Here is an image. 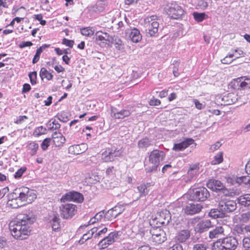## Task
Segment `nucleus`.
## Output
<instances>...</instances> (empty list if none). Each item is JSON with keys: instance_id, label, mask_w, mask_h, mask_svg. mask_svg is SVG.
Returning a JSON list of instances; mask_svg holds the SVG:
<instances>
[{"instance_id": "a18cd8bd", "label": "nucleus", "mask_w": 250, "mask_h": 250, "mask_svg": "<svg viewBox=\"0 0 250 250\" xmlns=\"http://www.w3.org/2000/svg\"><path fill=\"white\" fill-rule=\"evenodd\" d=\"M30 81L32 85H34L37 83V73L36 71L30 72L28 74Z\"/></svg>"}, {"instance_id": "393cba45", "label": "nucleus", "mask_w": 250, "mask_h": 250, "mask_svg": "<svg viewBox=\"0 0 250 250\" xmlns=\"http://www.w3.org/2000/svg\"><path fill=\"white\" fill-rule=\"evenodd\" d=\"M208 215L214 219L218 218H223L226 216L223 211L221 209V208L219 207V204L218 205V208H217L211 209L208 213Z\"/></svg>"}, {"instance_id": "79ce46f5", "label": "nucleus", "mask_w": 250, "mask_h": 250, "mask_svg": "<svg viewBox=\"0 0 250 250\" xmlns=\"http://www.w3.org/2000/svg\"><path fill=\"white\" fill-rule=\"evenodd\" d=\"M105 7L104 4L102 2H97L93 6V10L97 13H101L104 10Z\"/></svg>"}, {"instance_id": "69168bd1", "label": "nucleus", "mask_w": 250, "mask_h": 250, "mask_svg": "<svg viewBox=\"0 0 250 250\" xmlns=\"http://www.w3.org/2000/svg\"><path fill=\"white\" fill-rule=\"evenodd\" d=\"M169 250H183V246L180 243H176L170 247Z\"/></svg>"}, {"instance_id": "20e7f679", "label": "nucleus", "mask_w": 250, "mask_h": 250, "mask_svg": "<svg viewBox=\"0 0 250 250\" xmlns=\"http://www.w3.org/2000/svg\"><path fill=\"white\" fill-rule=\"evenodd\" d=\"M158 16L152 15L145 19V22L146 24V35L147 37H156L158 36L159 23L157 21Z\"/></svg>"}, {"instance_id": "c03bdc74", "label": "nucleus", "mask_w": 250, "mask_h": 250, "mask_svg": "<svg viewBox=\"0 0 250 250\" xmlns=\"http://www.w3.org/2000/svg\"><path fill=\"white\" fill-rule=\"evenodd\" d=\"M232 94L229 93L228 96H224L222 98V101L223 102V104L224 105H229L231 104L233 102L232 99H230V98Z\"/></svg>"}, {"instance_id": "9b49d317", "label": "nucleus", "mask_w": 250, "mask_h": 250, "mask_svg": "<svg viewBox=\"0 0 250 250\" xmlns=\"http://www.w3.org/2000/svg\"><path fill=\"white\" fill-rule=\"evenodd\" d=\"M125 208L123 205H117L105 212V219L111 221L121 214Z\"/></svg>"}, {"instance_id": "052dcab7", "label": "nucleus", "mask_w": 250, "mask_h": 250, "mask_svg": "<svg viewBox=\"0 0 250 250\" xmlns=\"http://www.w3.org/2000/svg\"><path fill=\"white\" fill-rule=\"evenodd\" d=\"M33 43L30 41H23L19 44L20 48H23L25 47H30L33 45Z\"/></svg>"}, {"instance_id": "3c124183", "label": "nucleus", "mask_w": 250, "mask_h": 250, "mask_svg": "<svg viewBox=\"0 0 250 250\" xmlns=\"http://www.w3.org/2000/svg\"><path fill=\"white\" fill-rule=\"evenodd\" d=\"M42 52L41 51V49H39V48L37 49L36 52L33 57L32 60V63L35 64L37 63L40 60V56L41 53Z\"/></svg>"}, {"instance_id": "2f4dec72", "label": "nucleus", "mask_w": 250, "mask_h": 250, "mask_svg": "<svg viewBox=\"0 0 250 250\" xmlns=\"http://www.w3.org/2000/svg\"><path fill=\"white\" fill-rule=\"evenodd\" d=\"M151 140L147 137H145L140 140L138 143L139 148H144L149 146L151 144Z\"/></svg>"}, {"instance_id": "de8ad7c7", "label": "nucleus", "mask_w": 250, "mask_h": 250, "mask_svg": "<svg viewBox=\"0 0 250 250\" xmlns=\"http://www.w3.org/2000/svg\"><path fill=\"white\" fill-rule=\"evenodd\" d=\"M93 236V235H92L90 232L88 231L83 235V237L79 240V243L80 244H83L86 240L91 238Z\"/></svg>"}, {"instance_id": "473e14b6", "label": "nucleus", "mask_w": 250, "mask_h": 250, "mask_svg": "<svg viewBox=\"0 0 250 250\" xmlns=\"http://www.w3.org/2000/svg\"><path fill=\"white\" fill-rule=\"evenodd\" d=\"M40 76L42 80L44 78H46L47 80H51L53 77V75L48 72V71L44 67H42L41 69Z\"/></svg>"}, {"instance_id": "5701e85b", "label": "nucleus", "mask_w": 250, "mask_h": 250, "mask_svg": "<svg viewBox=\"0 0 250 250\" xmlns=\"http://www.w3.org/2000/svg\"><path fill=\"white\" fill-rule=\"evenodd\" d=\"M207 186L214 191H220L224 188V185L221 181L215 179L209 180L207 183Z\"/></svg>"}, {"instance_id": "f8f14e48", "label": "nucleus", "mask_w": 250, "mask_h": 250, "mask_svg": "<svg viewBox=\"0 0 250 250\" xmlns=\"http://www.w3.org/2000/svg\"><path fill=\"white\" fill-rule=\"evenodd\" d=\"M170 219V213L167 209L158 212L156 217V220L158 225H167L169 223Z\"/></svg>"}, {"instance_id": "09e8293b", "label": "nucleus", "mask_w": 250, "mask_h": 250, "mask_svg": "<svg viewBox=\"0 0 250 250\" xmlns=\"http://www.w3.org/2000/svg\"><path fill=\"white\" fill-rule=\"evenodd\" d=\"M241 89H250V79L246 78L244 81L241 80Z\"/></svg>"}, {"instance_id": "e433bc0d", "label": "nucleus", "mask_w": 250, "mask_h": 250, "mask_svg": "<svg viewBox=\"0 0 250 250\" xmlns=\"http://www.w3.org/2000/svg\"><path fill=\"white\" fill-rule=\"evenodd\" d=\"M80 32L83 35L87 37H90L94 34V31L90 27H83L80 29Z\"/></svg>"}, {"instance_id": "f257e3e1", "label": "nucleus", "mask_w": 250, "mask_h": 250, "mask_svg": "<svg viewBox=\"0 0 250 250\" xmlns=\"http://www.w3.org/2000/svg\"><path fill=\"white\" fill-rule=\"evenodd\" d=\"M35 220L31 213L18 215L15 220L9 223V229L13 236L21 240L25 239L31 230L29 225Z\"/></svg>"}, {"instance_id": "864d4df0", "label": "nucleus", "mask_w": 250, "mask_h": 250, "mask_svg": "<svg viewBox=\"0 0 250 250\" xmlns=\"http://www.w3.org/2000/svg\"><path fill=\"white\" fill-rule=\"evenodd\" d=\"M115 147H107L105 150L102 153L103 155L104 156H110V155L113 154L115 152Z\"/></svg>"}, {"instance_id": "6e6d98bb", "label": "nucleus", "mask_w": 250, "mask_h": 250, "mask_svg": "<svg viewBox=\"0 0 250 250\" xmlns=\"http://www.w3.org/2000/svg\"><path fill=\"white\" fill-rule=\"evenodd\" d=\"M62 44L65 45L69 48H72L74 44V41L66 38H63L62 40Z\"/></svg>"}, {"instance_id": "0e129e2a", "label": "nucleus", "mask_w": 250, "mask_h": 250, "mask_svg": "<svg viewBox=\"0 0 250 250\" xmlns=\"http://www.w3.org/2000/svg\"><path fill=\"white\" fill-rule=\"evenodd\" d=\"M105 213L104 210L100 211L95 214V218L97 219V221H100L104 217L105 218Z\"/></svg>"}, {"instance_id": "c756f323", "label": "nucleus", "mask_w": 250, "mask_h": 250, "mask_svg": "<svg viewBox=\"0 0 250 250\" xmlns=\"http://www.w3.org/2000/svg\"><path fill=\"white\" fill-rule=\"evenodd\" d=\"M194 19L198 22H202L208 18V15L205 13L194 12L192 14Z\"/></svg>"}, {"instance_id": "39448f33", "label": "nucleus", "mask_w": 250, "mask_h": 250, "mask_svg": "<svg viewBox=\"0 0 250 250\" xmlns=\"http://www.w3.org/2000/svg\"><path fill=\"white\" fill-rule=\"evenodd\" d=\"M210 196L208 190L205 187H199L194 188L190 192L189 199L195 201L203 202Z\"/></svg>"}, {"instance_id": "13d9d810", "label": "nucleus", "mask_w": 250, "mask_h": 250, "mask_svg": "<svg viewBox=\"0 0 250 250\" xmlns=\"http://www.w3.org/2000/svg\"><path fill=\"white\" fill-rule=\"evenodd\" d=\"M222 142H223V140H221L220 141H217L214 144L211 146L210 147V149L212 151H214L215 150H217L218 148H219L221 145H222Z\"/></svg>"}, {"instance_id": "bf43d9fd", "label": "nucleus", "mask_w": 250, "mask_h": 250, "mask_svg": "<svg viewBox=\"0 0 250 250\" xmlns=\"http://www.w3.org/2000/svg\"><path fill=\"white\" fill-rule=\"evenodd\" d=\"M107 228L105 227L102 229L99 230L98 232L95 234L94 235V238H97L99 237H102L103 234H104L107 232Z\"/></svg>"}, {"instance_id": "f704fd0d", "label": "nucleus", "mask_w": 250, "mask_h": 250, "mask_svg": "<svg viewBox=\"0 0 250 250\" xmlns=\"http://www.w3.org/2000/svg\"><path fill=\"white\" fill-rule=\"evenodd\" d=\"M240 222L246 223L250 221V211H247L240 214L238 217Z\"/></svg>"}, {"instance_id": "412c9836", "label": "nucleus", "mask_w": 250, "mask_h": 250, "mask_svg": "<svg viewBox=\"0 0 250 250\" xmlns=\"http://www.w3.org/2000/svg\"><path fill=\"white\" fill-rule=\"evenodd\" d=\"M52 142L56 146H60L64 143L65 141V137L60 132L57 131L52 134Z\"/></svg>"}, {"instance_id": "b1692460", "label": "nucleus", "mask_w": 250, "mask_h": 250, "mask_svg": "<svg viewBox=\"0 0 250 250\" xmlns=\"http://www.w3.org/2000/svg\"><path fill=\"white\" fill-rule=\"evenodd\" d=\"M190 236V231L188 229L180 230L176 236V239L179 243L185 242Z\"/></svg>"}, {"instance_id": "4468645a", "label": "nucleus", "mask_w": 250, "mask_h": 250, "mask_svg": "<svg viewBox=\"0 0 250 250\" xmlns=\"http://www.w3.org/2000/svg\"><path fill=\"white\" fill-rule=\"evenodd\" d=\"M225 228L222 226H217L213 227L212 229L208 232V237L210 239H218L224 236Z\"/></svg>"}, {"instance_id": "6ab92c4d", "label": "nucleus", "mask_w": 250, "mask_h": 250, "mask_svg": "<svg viewBox=\"0 0 250 250\" xmlns=\"http://www.w3.org/2000/svg\"><path fill=\"white\" fill-rule=\"evenodd\" d=\"M159 157H149V162L147 163L146 168V172L155 171L159 164Z\"/></svg>"}, {"instance_id": "ddd939ff", "label": "nucleus", "mask_w": 250, "mask_h": 250, "mask_svg": "<svg viewBox=\"0 0 250 250\" xmlns=\"http://www.w3.org/2000/svg\"><path fill=\"white\" fill-rule=\"evenodd\" d=\"M62 201H73L78 203H81L83 200V195L79 192L76 191L70 192L65 194L61 199Z\"/></svg>"}, {"instance_id": "8fccbe9b", "label": "nucleus", "mask_w": 250, "mask_h": 250, "mask_svg": "<svg viewBox=\"0 0 250 250\" xmlns=\"http://www.w3.org/2000/svg\"><path fill=\"white\" fill-rule=\"evenodd\" d=\"M245 227H242L240 225H236L233 229V232L236 233L238 236L244 234Z\"/></svg>"}, {"instance_id": "ea45409f", "label": "nucleus", "mask_w": 250, "mask_h": 250, "mask_svg": "<svg viewBox=\"0 0 250 250\" xmlns=\"http://www.w3.org/2000/svg\"><path fill=\"white\" fill-rule=\"evenodd\" d=\"M52 139L50 138H46L44 139L41 144V147L43 151L47 149L50 145Z\"/></svg>"}, {"instance_id": "9d476101", "label": "nucleus", "mask_w": 250, "mask_h": 250, "mask_svg": "<svg viewBox=\"0 0 250 250\" xmlns=\"http://www.w3.org/2000/svg\"><path fill=\"white\" fill-rule=\"evenodd\" d=\"M219 207L224 211L225 215L227 213H230L236 210L237 204L233 200H221L219 203Z\"/></svg>"}, {"instance_id": "2eb2a0df", "label": "nucleus", "mask_w": 250, "mask_h": 250, "mask_svg": "<svg viewBox=\"0 0 250 250\" xmlns=\"http://www.w3.org/2000/svg\"><path fill=\"white\" fill-rule=\"evenodd\" d=\"M203 208L200 204H188L184 208V212L187 215H192L199 213Z\"/></svg>"}, {"instance_id": "603ef678", "label": "nucleus", "mask_w": 250, "mask_h": 250, "mask_svg": "<svg viewBox=\"0 0 250 250\" xmlns=\"http://www.w3.org/2000/svg\"><path fill=\"white\" fill-rule=\"evenodd\" d=\"M104 33L101 31H97L95 35L96 41H99L104 42V40H105L106 37H105V35H103Z\"/></svg>"}, {"instance_id": "c9c22d12", "label": "nucleus", "mask_w": 250, "mask_h": 250, "mask_svg": "<svg viewBox=\"0 0 250 250\" xmlns=\"http://www.w3.org/2000/svg\"><path fill=\"white\" fill-rule=\"evenodd\" d=\"M27 147L30 151V153L31 155L33 156L36 154L39 148V145L36 142H31L28 145Z\"/></svg>"}, {"instance_id": "f3484780", "label": "nucleus", "mask_w": 250, "mask_h": 250, "mask_svg": "<svg viewBox=\"0 0 250 250\" xmlns=\"http://www.w3.org/2000/svg\"><path fill=\"white\" fill-rule=\"evenodd\" d=\"M152 238L153 242L157 244H161L167 239L166 233L161 229H157L152 232Z\"/></svg>"}, {"instance_id": "680f3d73", "label": "nucleus", "mask_w": 250, "mask_h": 250, "mask_svg": "<svg viewBox=\"0 0 250 250\" xmlns=\"http://www.w3.org/2000/svg\"><path fill=\"white\" fill-rule=\"evenodd\" d=\"M112 43L116 45V47L119 48V49L120 48V46L123 44V41L117 37H115L114 38V42H112Z\"/></svg>"}, {"instance_id": "58836bf2", "label": "nucleus", "mask_w": 250, "mask_h": 250, "mask_svg": "<svg viewBox=\"0 0 250 250\" xmlns=\"http://www.w3.org/2000/svg\"><path fill=\"white\" fill-rule=\"evenodd\" d=\"M46 133V129L44 126L41 125L36 127L33 132V135L36 137H39L41 135L44 134Z\"/></svg>"}, {"instance_id": "774afa93", "label": "nucleus", "mask_w": 250, "mask_h": 250, "mask_svg": "<svg viewBox=\"0 0 250 250\" xmlns=\"http://www.w3.org/2000/svg\"><path fill=\"white\" fill-rule=\"evenodd\" d=\"M149 104L151 106L159 105L161 104V101L159 99H152L149 101Z\"/></svg>"}, {"instance_id": "49530a36", "label": "nucleus", "mask_w": 250, "mask_h": 250, "mask_svg": "<svg viewBox=\"0 0 250 250\" xmlns=\"http://www.w3.org/2000/svg\"><path fill=\"white\" fill-rule=\"evenodd\" d=\"M242 245L244 250H250V237H244L242 240Z\"/></svg>"}, {"instance_id": "aec40b11", "label": "nucleus", "mask_w": 250, "mask_h": 250, "mask_svg": "<svg viewBox=\"0 0 250 250\" xmlns=\"http://www.w3.org/2000/svg\"><path fill=\"white\" fill-rule=\"evenodd\" d=\"M15 193L12 192L8 195L7 204L12 208H17L19 207L22 206L25 204H22L21 201L18 200V198L14 196Z\"/></svg>"}, {"instance_id": "72a5a7b5", "label": "nucleus", "mask_w": 250, "mask_h": 250, "mask_svg": "<svg viewBox=\"0 0 250 250\" xmlns=\"http://www.w3.org/2000/svg\"><path fill=\"white\" fill-rule=\"evenodd\" d=\"M208 244L206 242L194 243L192 250H207Z\"/></svg>"}, {"instance_id": "1a4fd4ad", "label": "nucleus", "mask_w": 250, "mask_h": 250, "mask_svg": "<svg viewBox=\"0 0 250 250\" xmlns=\"http://www.w3.org/2000/svg\"><path fill=\"white\" fill-rule=\"evenodd\" d=\"M225 179L228 184L233 186L247 185L250 181V176L249 175L239 177L236 175H231L226 177Z\"/></svg>"}, {"instance_id": "4d7b16f0", "label": "nucleus", "mask_w": 250, "mask_h": 250, "mask_svg": "<svg viewBox=\"0 0 250 250\" xmlns=\"http://www.w3.org/2000/svg\"><path fill=\"white\" fill-rule=\"evenodd\" d=\"M165 154L164 151H160L158 149H155L153 150L149 156H165Z\"/></svg>"}, {"instance_id": "a19ab883", "label": "nucleus", "mask_w": 250, "mask_h": 250, "mask_svg": "<svg viewBox=\"0 0 250 250\" xmlns=\"http://www.w3.org/2000/svg\"><path fill=\"white\" fill-rule=\"evenodd\" d=\"M56 117L61 122L63 123H66L69 120V118L66 113L64 111L59 113L56 116Z\"/></svg>"}, {"instance_id": "7ed1b4c3", "label": "nucleus", "mask_w": 250, "mask_h": 250, "mask_svg": "<svg viewBox=\"0 0 250 250\" xmlns=\"http://www.w3.org/2000/svg\"><path fill=\"white\" fill-rule=\"evenodd\" d=\"M14 196L18 198V200L21 201L23 204L24 202L30 203L36 198V194L34 191L27 187H22L15 189L13 191Z\"/></svg>"}, {"instance_id": "dca6fc26", "label": "nucleus", "mask_w": 250, "mask_h": 250, "mask_svg": "<svg viewBox=\"0 0 250 250\" xmlns=\"http://www.w3.org/2000/svg\"><path fill=\"white\" fill-rule=\"evenodd\" d=\"M213 227V224L210 220L204 219L199 222L195 228V231L197 233H203L209 228Z\"/></svg>"}, {"instance_id": "cd10ccee", "label": "nucleus", "mask_w": 250, "mask_h": 250, "mask_svg": "<svg viewBox=\"0 0 250 250\" xmlns=\"http://www.w3.org/2000/svg\"><path fill=\"white\" fill-rule=\"evenodd\" d=\"M150 184L147 183L146 184H142L138 186L137 189L140 193V197L146 196L148 193L150 187Z\"/></svg>"}, {"instance_id": "5fc2aeb1", "label": "nucleus", "mask_w": 250, "mask_h": 250, "mask_svg": "<svg viewBox=\"0 0 250 250\" xmlns=\"http://www.w3.org/2000/svg\"><path fill=\"white\" fill-rule=\"evenodd\" d=\"M27 168L26 167H22L18 170L14 174V177L16 179L21 178L23 173L26 170Z\"/></svg>"}, {"instance_id": "7c9ffc66", "label": "nucleus", "mask_w": 250, "mask_h": 250, "mask_svg": "<svg viewBox=\"0 0 250 250\" xmlns=\"http://www.w3.org/2000/svg\"><path fill=\"white\" fill-rule=\"evenodd\" d=\"M243 80V77L238 78L234 79L229 83V86L233 89H241V80Z\"/></svg>"}, {"instance_id": "4c0bfd02", "label": "nucleus", "mask_w": 250, "mask_h": 250, "mask_svg": "<svg viewBox=\"0 0 250 250\" xmlns=\"http://www.w3.org/2000/svg\"><path fill=\"white\" fill-rule=\"evenodd\" d=\"M196 7L198 9L205 10L208 6L207 1L205 0H196Z\"/></svg>"}, {"instance_id": "c85d7f7f", "label": "nucleus", "mask_w": 250, "mask_h": 250, "mask_svg": "<svg viewBox=\"0 0 250 250\" xmlns=\"http://www.w3.org/2000/svg\"><path fill=\"white\" fill-rule=\"evenodd\" d=\"M121 235L119 231H113L110 233L107 236L105 237L111 245L116 241Z\"/></svg>"}, {"instance_id": "a878e982", "label": "nucleus", "mask_w": 250, "mask_h": 250, "mask_svg": "<svg viewBox=\"0 0 250 250\" xmlns=\"http://www.w3.org/2000/svg\"><path fill=\"white\" fill-rule=\"evenodd\" d=\"M50 225L54 231H58L61 228L60 218L57 214H55L50 219Z\"/></svg>"}, {"instance_id": "338daca9", "label": "nucleus", "mask_w": 250, "mask_h": 250, "mask_svg": "<svg viewBox=\"0 0 250 250\" xmlns=\"http://www.w3.org/2000/svg\"><path fill=\"white\" fill-rule=\"evenodd\" d=\"M194 103L196 108L198 109H202L205 106V105L201 103L198 100H194Z\"/></svg>"}, {"instance_id": "37998d69", "label": "nucleus", "mask_w": 250, "mask_h": 250, "mask_svg": "<svg viewBox=\"0 0 250 250\" xmlns=\"http://www.w3.org/2000/svg\"><path fill=\"white\" fill-rule=\"evenodd\" d=\"M107 241V240L106 239V238L105 237H104L99 242V243L98 244L99 247L102 249H105L108 246L110 245L111 244H109V243Z\"/></svg>"}, {"instance_id": "a211bd4d", "label": "nucleus", "mask_w": 250, "mask_h": 250, "mask_svg": "<svg viewBox=\"0 0 250 250\" xmlns=\"http://www.w3.org/2000/svg\"><path fill=\"white\" fill-rule=\"evenodd\" d=\"M194 143V140L190 138H186L184 140L179 143L174 145L173 149L175 151H181L188 147L190 145Z\"/></svg>"}, {"instance_id": "bb28decb", "label": "nucleus", "mask_w": 250, "mask_h": 250, "mask_svg": "<svg viewBox=\"0 0 250 250\" xmlns=\"http://www.w3.org/2000/svg\"><path fill=\"white\" fill-rule=\"evenodd\" d=\"M237 201L242 206L245 207L250 206V194L241 195L237 198Z\"/></svg>"}, {"instance_id": "4be33fe9", "label": "nucleus", "mask_w": 250, "mask_h": 250, "mask_svg": "<svg viewBox=\"0 0 250 250\" xmlns=\"http://www.w3.org/2000/svg\"><path fill=\"white\" fill-rule=\"evenodd\" d=\"M126 33L129 34V38L133 42H138L142 40V35L140 32L136 28L132 29L130 32H129L128 30H126Z\"/></svg>"}, {"instance_id": "e2e57ef3", "label": "nucleus", "mask_w": 250, "mask_h": 250, "mask_svg": "<svg viewBox=\"0 0 250 250\" xmlns=\"http://www.w3.org/2000/svg\"><path fill=\"white\" fill-rule=\"evenodd\" d=\"M240 57H236L234 59L230 60V59L228 58V57H225L223 59L221 60V62L224 64H230L233 61H235L236 59L239 58Z\"/></svg>"}, {"instance_id": "0eeeda50", "label": "nucleus", "mask_w": 250, "mask_h": 250, "mask_svg": "<svg viewBox=\"0 0 250 250\" xmlns=\"http://www.w3.org/2000/svg\"><path fill=\"white\" fill-rule=\"evenodd\" d=\"M167 12L170 18L179 19L184 15V10L178 4L172 3L168 6Z\"/></svg>"}, {"instance_id": "f03ea898", "label": "nucleus", "mask_w": 250, "mask_h": 250, "mask_svg": "<svg viewBox=\"0 0 250 250\" xmlns=\"http://www.w3.org/2000/svg\"><path fill=\"white\" fill-rule=\"evenodd\" d=\"M239 245L237 239L232 236L219 238L213 243L212 250H235Z\"/></svg>"}, {"instance_id": "6e6552de", "label": "nucleus", "mask_w": 250, "mask_h": 250, "mask_svg": "<svg viewBox=\"0 0 250 250\" xmlns=\"http://www.w3.org/2000/svg\"><path fill=\"white\" fill-rule=\"evenodd\" d=\"M76 206L72 204H63L60 207L61 215L63 218H71L76 211Z\"/></svg>"}, {"instance_id": "423d86ee", "label": "nucleus", "mask_w": 250, "mask_h": 250, "mask_svg": "<svg viewBox=\"0 0 250 250\" xmlns=\"http://www.w3.org/2000/svg\"><path fill=\"white\" fill-rule=\"evenodd\" d=\"M131 113L130 110L125 108H120V105L117 106H111L110 107V116L115 119H123L128 117Z\"/></svg>"}]
</instances>
